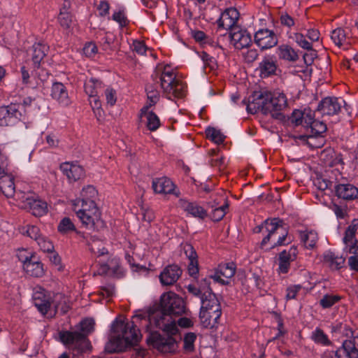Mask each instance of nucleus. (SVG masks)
Returning <instances> with one entry per match:
<instances>
[{
    "instance_id": "1",
    "label": "nucleus",
    "mask_w": 358,
    "mask_h": 358,
    "mask_svg": "<svg viewBox=\"0 0 358 358\" xmlns=\"http://www.w3.org/2000/svg\"><path fill=\"white\" fill-rule=\"evenodd\" d=\"M179 296L173 292L163 294L160 303H155L148 310L147 331L149 333L147 342L150 345L162 352H171L176 345V340L171 336L163 337L155 329H161L169 335L178 332Z\"/></svg>"
},
{
    "instance_id": "2",
    "label": "nucleus",
    "mask_w": 358,
    "mask_h": 358,
    "mask_svg": "<svg viewBox=\"0 0 358 358\" xmlns=\"http://www.w3.org/2000/svg\"><path fill=\"white\" fill-rule=\"evenodd\" d=\"M94 327V322L92 319L83 320L80 323V331H62L59 333L60 340L69 349L78 353L84 352L90 348L87 336L92 332Z\"/></svg>"
},
{
    "instance_id": "3",
    "label": "nucleus",
    "mask_w": 358,
    "mask_h": 358,
    "mask_svg": "<svg viewBox=\"0 0 358 358\" xmlns=\"http://www.w3.org/2000/svg\"><path fill=\"white\" fill-rule=\"evenodd\" d=\"M264 227L268 234L261 242L262 249L267 250L291 242V240L287 238L288 232L282 225L281 220L278 218L266 220L264 222Z\"/></svg>"
},
{
    "instance_id": "4",
    "label": "nucleus",
    "mask_w": 358,
    "mask_h": 358,
    "mask_svg": "<svg viewBox=\"0 0 358 358\" xmlns=\"http://www.w3.org/2000/svg\"><path fill=\"white\" fill-rule=\"evenodd\" d=\"M159 78L162 88L166 97L177 102L179 99L178 86L179 76L177 69H173L167 64L164 66H158L155 71V79Z\"/></svg>"
},
{
    "instance_id": "5",
    "label": "nucleus",
    "mask_w": 358,
    "mask_h": 358,
    "mask_svg": "<svg viewBox=\"0 0 358 358\" xmlns=\"http://www.w3.org/2000/svg\"><path fill=\"white\" fill-rule=\"evenodd\" d=\"M148 317L146 314H137L133 317L130 322H125L124 320H116L112 326L113 334H119L124 339L126 344L130 345H136L141 338L140 330L137 329L138 321L145 320Z\"/></svg>"
},
{
    "instance_id": "6",
    "label": "nucleus",
    "mask_w": 358,
    "mask_h": 358,
    "mask_svg": "<svg viewBox=\"0 0 358 358\" xmlns=\"http://www.w3.org/2000/svg\"><path fill=\"white\" fill-rule=\"evenodd\" d=\"M22 106L11 103L6 106H0V126H15V131L24 133L31 127V122H27L20 109Z\"/></svg>"
},
{
    "instance_id": "7",
    "label": "nucleus",
    "mask_w": 358,
    "mask_h": 358,
    "mask_svg": "<svg viewBox=\"0 0 358 358\" xmlns=\"http://www.w3.org/2000/svg\"><path fill=\"white\" fill-rule=\"evenodd\" d=\"M89 248L99 259L100 273L107 274L110 271L115 273L120 268L119 260L108 252L104 246V243L101 240L93 238L89 243Z\"/></svg>"
},
{
    "instance_id": "8",
    "label": "nucleus",
    "mask_w": 358,
    "mask_h": 358,
    "mask_svg": "<svg viewBox=\"0 0 358 358\" xmlns=\"http://www.w3.org/2000/svg\"><path fill=\"white\" fill-rule=\"evenodd\" d=\"M15 199L19 207L30 211L36 217H41L47 212V203L31 192H17Z\"/></svg>"
},
{
    "instance_id": "9",
    "label": "nucleus",
    "mask_w": 358,
    "mask_h": 358,
    "mask_svg": "<svg viewBox=\"0 0 358 358\" xmlns=\"http://www.w3.org/2000/svg\"><path fill=\"white\" fill-rule=\"evenodd\" d=\"M357 230L358 219H354L346 228L343 237V251L348 257H358V240L356 238Z\"/></svg>"
},
{
    "instance_id": "10",
    "label": "nucleus",
    "mask_w": 358,
    "mask_h": 358,
    "mask_svg": "<svg viewBox=\"0 0 358 358\" xmlns=\"http://www.w3.org/2000/svg\"><path fill=\"white\" fill-rule=\"evenodd\" d=\"M350 115V106H348L344 99L337 97H325L318 104L317 111L322 115H337L342 108Z\"/></svg>"
},
{
    "instance_id": "11",
    "label": "nucleus",
    "mask_w": 358,
    "mask_h": 358,
    "mask_svg": "<svg viewBox=\"0 0 358 358\" xmlns=\"http://www.w3.org/2000/svg\"><path fill=\"white\" fill-rule=\"evenodd\" d=\"M235 273L236 266L234 263L220 264L215 269L214 273L209 277L215 282L222 285H227L229 284Z\"/></svg>"
},
{
    "instance_id": "12",
    "label": "nucleus",
    "mask_w": 358,
    "mask_h": 358,
    "mask_svg": "<svg viewBox=\"0 0 358 358\" xmlns=\"http://www.w3.org/2000/svg\"><path fill=\"white\" fill-rule=\"evenodd\" d=\"M182 253L185 255V257L188 260V274L194 278H197L199 268L198 255L195 249L190 243H185L180 245V255Z\"/></svg>"
},
{
    "instance_id": "13",
    "label": "nucleus",
    "mask_w": 358,
    "mask_h": 358,
    "mask_svg": "<svg viewBox=\"0 0 358 358\" xmlns=\"http://www.w3.org/2000/svg\"><path fill=\"white\" fill-rule=\"evenodd\" d=\"M254 41L262 50L270 49L278 44L277 36L268 29H261L256 31Z\"/></svg>"
},
{
    "instance_id": "14",
    "label": "nucleus",
    "mask_w": 358,
    "mask_h": 358,
    "mask_svg": "<svg viewBox=\"0 0 358 358\" xmlns=\"http://www.w3.org/2000/svg\"><path fill=\"white\" fill-rule=\"evenodd\" d=\"M203 282L207 285V290L201 296V307L200 310L222 311L220 301L210 287V280L205 278Z\"/></svg>"
},
{
    "instance_id": "15",
    "label": "nucleus",
    "mask_w": 358,
    "mask_h": 358,
    "mask_svg": "<svg viewBox=\"0 0 358 358\" xmlns=\"http://www.w3.org/2000/svg\"><path fill=\"white\" fill-rule=\"evenodd\" d=\"M231 42L237 50L248 48L252 43L250 33L241 27H234L230 32Z\"/></svg>"
},
{
    "instance_id": "16",
    "label": "nucleus",
    "mask_w": 358,
    "mask_h": 358,
    "mask_svg": "<svg viewBox=\"0 0 358 358\" xmlns=\"http://www.w3.org/2000/svg\"><path fill=\"white\" fill-rule=\"evenodd\" d=\"M52 299L43 288L37 287L34 289L33 301L36 307L43 315H45L50 310Z\"/></svg>"
},
{
    "instance_id": "17",
    "label": "nucleus",
    "mask_w": 358,
    "mask_h": 358,
    "mask_svg": "<svg viewBox=\"0 0 358 358\" xmlns=\"http://www.w3.org/2000/svg\"><path fill=\"white\" fill-rule=\"evenodd\" d=\"M266 92L265 93H254L250 98L247 104V110L251 114H255L259 111L267 113L269 108L267 107Z\"/></svg>"
},
{
    "instance_id": "18",
    "label": "nucleus",
    "mask_w": 358,
    "mask_h": 358,
    "mask_svg": "<svg viewBox=\"0 0 358 358\" xmlns=\"http://www.w3.org/2000/svg\"><path fill=\"white\" fill-rule=\"evenodd\" d=\"M239 18V12L235 8H227L222 12L217 20V25L219 28L224 29H231L237 27L235 26Z\"/></svg>"
},
{
    "instance_id": "19",
    "label": "nucleus",
    "mask_w": 358,
    "mask_h": 358,
    "mask_svg": "<svg viewBox=\"0 0 358 358\" xmlns=\"http://www.w3.org/2000/svg\"><path fill=\"white\" fill-rule=\"evenodd\" d=\"M91 208L90 210H74L83 224L94 227L96 224L100 220L101 213L96 206H93L91 203Z\"/></svg>"
},
{
    "instance_id": "20",
    "label": "nucleus",
    "mask_w": 358,
    "mask_h": 358,
    "mask_svg": "<svg viewBox=\"0 0 358 358\" xmlns=\"http://www.w3.org/2000/svg\"><path fill=\"white\" fill-rule=\"evenodd\" d=\"M266 97L268 98L267 100L268 113L280 111L287 106V99L283 92H274L273 94L266 92Z\"/></svg>"
},
{
    "instance_id": "21",
    "label": "nucleus",
    "mask_w": 358,
    "mask_h": 358,
    "mask_svg": "<svg viewBox=\"0 0 358 358\" xmlns=\"http://www.w3.org/2000/svg\"><path fill=\"white\" fill-rule=\"evenodd\" d=\"M297 249L292 247L288 250H283L279 254L278 272L279 274H286L289 272L290 263L295 260Z\"/></svg>"
},
{
    "instance_id": "22",
    "label": "nucleus",
    "mask_w": 358,
    "mask_h": 358,
    "mask_svg": "<svg viewBox=\"0 0 358 358\" xmlns=\"http://www.w3.org/2000/svg\"><path fill=\"white\" fill-rule=\"evenodd\" d=\"M152 188L155 194L166 195L174 193L176 185L169 178L161 177L152 180Z\"/></svg>"
},
{
    "instance_id": "23",
    "label": "nucleus",
    "mask_w": 358,
    "mask_h": 358,
    "mask_svg": "<svg viewBox=\"0 0 358 358\" xmlns=\"http://www.w3.org/2000/svg\"><path fill=\"white\" fill-rule=\"evenodd\" d=\"M323 264L331 270H339L345 263V258L331 250H327L322 255Z\"/></svg>"
},
{
    "instance_id": "24",
    "label": "nucleus",
    "mask_w": 358,
    "mask_h": 358,
    "mask_svg": "<svg viewBox=\"0 0 358 358\" xmlns=\"http://www.w3.org/2000/svg\"><path fill=\"white\" fill-rule=\"evenodd\" d=\"M222 311L200 310L199 319L203 327L213 329L217 326Z\"/></svg>"
},
{
    "instance_id": "25",
    "label": "nucleus",
    "mask_w": 358,
    "mask_h": 358,
    "mask_svg": "<svg viewBox=\"0 0 358 358\" xmlns=\"http://www.w3.org/2000/svg\"><path fill=\"white\" fill-rule=\"evenodd\" d=\"M336 195L343 200H354L358 198V188L355 185L346 183L338 184L335 187Z\"/></svg>"
},
{
    "instance_id": "26",
    "label": "nucleus",
    "mask_w": 358,
    "mask_h": 358,
    "mask_svg": "<svg viewBox=\"0 0 358 358\" xmlns=\"http://www.w3.org/2000/svg\"><path fill=\"white\" fill-rule=\"evenodd\" d=\"M60 169L70 182H75L85 176L84 169L79 165L66 162L61 164Z\"/></svg>"
},
{
    "instance_id": "27",
    "label": "nucleus",
    "mask_w": 358,
    "mask_h": 358,
    "mask_svg": "<svg viewBox=\"0 0 358 358\" xmlns=\"http://www.w3.org/2000/svg\"><path fill=\"white\" fill-rule=\"evenodd\" d=\"M257 70L261 78H268L276 74L277 62L272 57H265L259 63Z\"/></svg>"
},
{
    "instance_id": "28",
    "label": "nucleus",
    "mask_w": 358,
    "mask_h": 358,
    "mask_svg": "<svg viewBox=\"0 0 358 358\" xmlns=\"http://www.w3.org/2000/svg\"><path fill=\"white\" fill-rule=\"evenodd\" d=\"M51 96L62 106H67L71 103L66 87L61 83H55L52 85Z\"/></svg>"
},
{
    "instance_id": "29",
    "label": "nucleus",
    "mask_w": 358,
    "mask_h": 358,
    "mask_svg": "<svg viewBox=\"0 0 358 358\" xmlns=\"http://www.w3.org/2000/svg\"><path fill=\"white\" fill-rule=\"evenodd\" d=\"M14 176L10 173L0 176V191L7 198L15 196V185Z\"/></svg>"
},
{
    "instance_id": "30",
    "label": "nucleus",
    "mask_w": 358,
    "mask_h": 358,
    "mask_svg": "<svg viewBox=\"0 0 358 358\" xmlns=\"http://www.w3.org/2000/svg\"><path fill=\"white\" fill-rule=\"evenodd\" d=\"M179 267L176 265H169L159 275L161 282L164 285H173L179 278Z\"/></svg>"
},
{
    "instance_id": "31",
    "label": "nucleus",
    "mask_w": 358,
    "mask_h": 358,
    "mask_svg": "<svg viewBox=\"0 0 358 358\" xmlns=\"http://www.w3.org/2000/svg\"><path fill=\"white\" fill-rule=\"evenodd\" d=\"M208 164L222 171L227 166L226 158L220 152L219 148L210 149L208 151Z\"/></svg>"
},
{
    "instance_id": "32",
    "label": "nucleus",
    "mask_w": 358,
    "mask_h": 358,
    "mask_svg": "<svg viewBox=\"0 0 358 358\" xmlns=\"http://www.w3.org/2000/svg\"><path fill=\"white\" fill-rule=\"evenodd\" d=\"M24 270L27 275L35 278H41L45 274L43 264L36 257L25 263Z\"/></svg>"
},
{
    "instance_id": "33",
    "label": "nucleus",
    "mask_w": 358,
    "mask_h": 358,
    "mask_svg": "<svg viewBox=\"0 0 358 358\" xmlns=\"http://www.w3.org/2000/svg\"><path fill=\"white\" fill-rule=\"evenodd\" d=\"M128 344L124 343L120 333L114 334L106 345V351L109 353H115L123 351Z\"/></svg>"
},
{
    "instance_id": "34",
    "label": "nucleus",
    "mask_w": 358,
    "mask_h": 358,
    "mask_svg": "<svg viewBox=\"0 0 358 358\" xmlns=\"http://www.w3.org/2000/svg\"><path fill=\"white\" fill-rule=\"evenodd\" d=\"M180 207H182L185 211L193 217L204 219L207 216L206 210H205L203 207L200 206L196 203L180 201Z\"/></svg>"
},
{
    "instance_id": "35",
    "label": "nucleus",
    "mask_w": 358,
    "mask_h": 358,
    "mask_svg": "<svg viewBox=\"0 0 358 358\" xmlns=\"http://www.w3.org/2000/svg\"><path fill=\"white\" fill-rule=\"evenodd\" d=\"M301 241L307 249H313L318 241V234L315 230L301 231L299 232Z\"/></svg>"
},
{
    "instance_id": "36",
    "label": "nucleus",
    "mask_w": 358,
    "mask_h": 358,
    "mask_svg": "<svg viewBox=\"0 0 358 358\" xmlns=\"http://www.w3.org/2000/svg\"><path fill=\"white\" fill-rule=\"evenodd\" d=\"M276 52L278 57L283 60L296 62L299 59L297 52L288 45L283 44L278 46Z\"/></svg>"
},
{
    "instance_id": "37",
    "label": "nucleus",
    "mask_w": 358,
    "mask_h": 358,
    "mask_svg": "<svg viewBox=\"0 0 358 358\" xmlns=\"http://www.w3.org/2000/svg\"><path fill=\"white\" fill-rule=\"evenodd\" d=\"M52 306L54 307L55 313L60 311L62 314L66 313L70 309L67 298L61 293L54 295L52 299Z\"/></svg>"
},
{
    "instance_id": "38",
    "label": "nucleus",
    "mask_w": 358,
    "mask_h": 358,
    "mask_svg": "<svg viewBox=\"0 0 358 358\" xmlns=\"http://www.w3.org/2000/svg\"><path fill=\"white\" fill-rule=\"evenodd\" d=\"M310 338L315 343L322 346H329L332 344L328 336L320 327L312 331Z\"/></svg>"
},
{
    "instance_id": "39",
    "label": "nucleus",
    "mask_w": 358,
    "mask_h": 358,
    "mask_svg": "<svg viewBox=\"0 0 358 358\" xmlns=\"http://www.w3.org/2000/svg\"><path fill=\"white\" fill-rule=\"evenodd\" d=\"M48 48L41 43H36L33 45L32 61L35 65L38 66L46 55Z\"/></svg>"
},
{
    "instance_id": "40",
    "label": "nucleus",
    "mask_w": 358,
    "mask_h": 358,
    "mask_svg": "<svg viewBox=\"0 0 358 358\" xmlns=\"http://www.w3.org/2000/svg\"><path fill=\"white\" fill-rule=\"evenodd\" d=\"M103 89L101 81L91 78L85 83V91L88 96L98 95Z\"/></svg>"
},
{
    "instance_id": "41",
    "label": "nucleus",
    "mask_w": 358,
    "mask_h": 358,
    "mask_svg": "<svg viewBox=\"0 0 358 358\" xmlns=\"http://www.w3.org/2000/svg\"><path fill=\"white\" fill-rule=\"evenodd\" d=\"M194 324V320L189 310L180 305V328H189L193 327Z\"/></svg>"
},
{
    "instance_id": "42",
    "label": "nucleus",
    "mask_w": 358,
    "mask_h": 358,
    "mask_svg": "<svg viewBox=\"0 0 358 358\" xmlns=\"http://www.w3.org/2000/svg\"><path fill=\"white\" fill-rule=\"evenodd\" d=\"M141 115L145 116L146 117L147 127L149 130L155 131L160 126V121L159 117L152 111H150L149 110L144 113L141 111Z\"/></svg>"
},
{
    "instance_id": "43",
    "label": "nucleus",
    "mask_w": 358,
    "mask_h": 358,
    "mask_svg": "<svg viewBox=\"0 0 358 358\" xmlns=\"http://www.w3.org/2000/svg\"><path fill=\"white\" fill-rule=\"evenodd\" d=\"M196 338L197 335L194 332H187L184 334L182 350L185 353H190L194 350Z\"/></svg>"
},
{
    "instance_id": "44",
    "label": "nucleus",
    "mask_w": 358,
    "mask_h": 358,
    "mask_svg": "<svg viewBox=\"0 0 358 358\" xmlns=\"http://www.w3.org/2000/svg\"><path fill=\"white\" fill-rule=\"evenodd\" d=\"M98 196V192L96 189L91 185H87L83 188L80 197L77 199L76 201H94Z\"/></svg>"
},
{
    "instance_id": "45",
    "label": "nucleus",
    "mask_w": 358,
    "mask_h": 358,
    "mask_svg": "<svg viewBox=\"0 0 358 358\" xmlns=\"http://www.w3.org/2000/svg\"><path fill=\"white\" fill-rule=\"evenodd\" d=\"M147 90V96H148V101L146 102V104L141 108V111L144 113L147 110H150V108L155 105L158 101L159 100V93L157 90H149V87H148L146 88Z\"/></svg>"
},
{
    "instance_id": "46",
    "label": "nucleus",
    "mask_w": 358,
    "mask_h": 358,
    "mask_svg": "<svg viewBox=\"0 0 358 358\" xmlns=\"http://www.w3.org/2000/svg\"><path fill=\"white\" fill-rule=\"evenodd\" d=\"M206 137L216 144H221L224 141L225 136L222 132L213 127H208L206 129Z\"/></svg>"
},
{
    "instance_id": "47",
    "label": "nucleus",
    "mask_w": 358,
    "mask_h": 358,
    "mask_svg": "<svg viewBox=\"0 0 358 358\" xmlns=\"http://www.w3.org/2000/svg\"><path fill=\"white\" fill-rule=\"evenodd\" d=\"M341 299V296L337 294H325L320 300V305L324 309L329 308L339 302Z\"/></svg>"
},
{
    "instance_id": "48",
    "label": "nucleus",
    "mask_w": 358,
    "mask_h": 358,
    "mask_svg": "<svg viewBox=\"0 0 358 358\" xmlns=\"http://www.w3.org/2000/svg\"><path fill=\"white\" fill-rule=\"evenodd\" d=\"M57 229L62 234H67L76 230L74 224L69 217H64L59 222Z\"/></svg>"
},
{
    "instance_id": "49",
    "label": "nucleus",
    "mask_w": 358,
    "mask_h": 358,
    "mask_svg": "<svg viewBox=\"0 0 358 358\" xmlns=\"http://www.w3.org/2000/svg\"><path fill=\"white\" fill-rule=\"evenodd\" d=\"M331 38L338 47L343 45L346 41V34L343 29L337 28L331 31Z\"/></svg>"
},
{
    "instance_id": "50",
    "label": "nucleus",
    "mask_w": 358,
    "mask_h": 358,
    "mask_svg": "<svg viewBox=\"0 0 358 358\" xmlns=\"http://www.w3.org/2000/svg\"><path fill=\"white\" fill-rule=\"evenodd\" d=\"M21 232L22 234H26L35 241H37L42 236L39 229L34 225H27L26 227L22 228Z\"/></svg>"
},
{
    "instance_id": "51",
    "label": "nucleus",
    "mask_w": 358,
    "mask_h": 358,
    "mask_svg": "<svg viewBox=\"0 0 358 358\" xmlns=\"http://www.w3.org/2000/svg\"><path fill=\"white\" fill-rule=\"evenodd\" d=\"M229 208V204L226 201L224 203L217 208H215L212 213V219L214 221L218 222L221 220L227 213V210Z\"/></svg>"
},
{
    "instance_id": "52",
    "label": "nucleus",
    "mask_w": 358,
    "mask_h": 358,
    "mask_svg": "<svg viewBox=\"0 0 358 358\" xmlns=\"http://www.w3.org/2000/svg\"><path fill=\"white\" fill-rule=\"evenodd\" d=\"M343 348L348 358H358V349L353 345L351 341H345Z\"/></svg>"
},
{
    "instance_id": "53",
    "label": "nucleus",
    "mask_w": 358,
    "mask_h": 358,
    "mask_svg": "<svg viewBox=\"0 0 358 358\" xmlns=\"http://www.w3.org/2000/svg\"><path fill=\"white\" fill-rule=\"evenodd\" d=\"M294 40L299 47L304 50H310L313 49L312 43L308 41L306 36L301 33H296Z\"/></svg>"
},
{
    "instance_id": "54",
    "label": "nucleus",
    "mask_w": 358,
    "mask_h": 358,
    "mask_svg": "<svg viewBox=\"0 0 358 358\" xmlns=\"http://www.w3.org/2000/svg\"><path fill=\"white\" fill-rule=\"evenodd\" d=\"M58 20L64 29H69L72 23L71 15L66 10L60 11Z\"/></svg>"
},
{
    "instance_id": "55",
    "label": "nucleus",
    "mask_w": 358,
    "mask_h": 358,
    "mask_svg": "<svg viewBox=\"0 0 358 358\" xmlns=\"http://www.w3.org/2000/svg\"><path fill=\"white\" fill-rule=\"evenodd\" d=\"M36 241L43 252H52L53 251L54 246L52 242L43 235L41 236Z\"/></svg>"
},
{
    "instance_id": "56",
    "label": "nucleus",
    "mask_w": 358,
    "mask_h": 358,
    "mask_svg": "<svg viewBox=\"0 0 358 358\" xmlns=\"http://www.w3.org/2000/svg\"><path fill=\"white\" fill-rule=\"evenodd\" d=\"M301 289L302 286L301 285H292L287 287L286 289V300L294 299Z\"/></svg>"
},
{
    "instance_id": "57",
    "label": "nucleus",
    "mask_w": 358,
    "mask_h": 358,
    "mask_svg": "<svg viewBox=\"0 0 358 358\" xmlns=\"http://www.w3.org/2000/svg\"><path fill=\"white\" fill-rule=\"evenodd\" d=\"M309 127L311 129V132L315 136L321 135L327 131L326 124L319 120H315Z\"/></svg>"
},
{
    "instance_id": "58",
    "label": "nucleus",
    "mask_w": 358,
    "mask_h": 358,
    "mask_svg": "<svg viewBox=\"0 0 358 358\" xmlns=\"http://www.w3.org/2000/svg\"><path fill=\"white\" fill-rule=\"evenodd\" d=\"M115 292V287L113 285H107L102 286L98 291L99 295L101 296L104 299H107L108 301L113 296Z\"/></svg>"
},
{
    "instance_id": "59",
    "label": "nucleus",
    "mask_w": 358,
    "mask_h": 358,
    "mask_svg": "<svg viewBox=\"0 0 358 358\" xmlns=\"http://www.w3.org/2000/svg\"><path fill=\"white\" fill-rule=\"evenodd\" d=\"M204 280L205 279L201 280L199 288H197L196 286L193 285H189L187 286V290L189 291V292L194 296H199L201 298V296H202L203 293L206 292L207 290V285L204 283Z\"/></svg>"
},
{
    "instance_id": "60",
    "label": "nucleus",
    "mask_w": 358,
    "mask_h": 358,
    "mask_svg": "<svg viewBox=\"0 0 358 358\" xmlns=\"http://www.w3.org/2000/svg\"><path fill=\"white\" fill-rule=\"evenodd\" d=\"M303 124L309 127L316 120L314 119V113L310 109H305L303 111Z\"/></svg>"
},
{
    "instance_id": "61",
    "label": "nucleus",
    "mask_w": 358,
    "mask_h": 358,
    "mask_svg": "<svg viewBox=\"0 0 358 358\" xmlns=\"http://www.w3.org/2000/svg\"><path fill=\"white\" fill-rule=\"evenodd\" d=\"M194 38L198 41L201 42L203 44H210L211 45H214V42L210 41V39L206 36V34L202 31H196L193 34Z\"/></svg>"
},
{
    "instance_id": "62",
    "label": "nucleus",
    "mask_w": 358,
    "mask_h": 358,
    "mask_svg": "<svg viewBox=\"0 0 358 358\" xmlns=\"http://www.w3.org/2000/svg\"><path fill=\"white\" fill-rule=\"evenodd\" d=\"M97 51L96 45L92 42L86 43L83 48V52L88 57H94L97 53Z\"/></svg>"
},
{
    "instance_id": "63",
    "label": "nucleus",
    "mask_w": 358,
    "mask_h": 358,
    "mask_svg": "<svg viewBox=\"0 0 358 358\" xmlns=\"http://www.w3.org/2000/svg\"><path fill=\"white\" fill-rule=\"evenodd\" d=\"M17 257L19 260L23 263L24 266H25V263L29 262V260L32 259L35 256L29 252L27 250L22 249L18 251Z\"/></svg>"
},
{
    "instance_id": "64",
    "label": "nucleus",
    "mask_w": 358,
    "mask_h": 358,
    "mask_svg": "<svg viewBox=\"0 0 358 358\" xmlns=\"http://www.w3.org/2000/svg\"><path fill=\"white\" fill-rule=\"evenodd\" d=\"M106 99L108 104L114 106L117 101L116 92L112 88H107L105 91Z\"/></svg>"
}]
</instances>
